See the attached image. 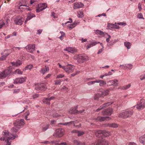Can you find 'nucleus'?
Segmentation results:
<instances>
[{"mask_svg": "<svg viewBox=\"0 0 145 145\" xmlns=\"http://www.w3.org/2000/svg\"><path fill=\"white\" fill-rule=\"evenodd\" d=\"M25 124L24 121L23 119H17L14 123V127L11 129L12 131L16 133L21 127Z\"/></svg>", "mask_w": 145, "mask_h": 145, "instance_id": "obj_1", "label": "nucleus"}, {"mask_svg": "<svg viewBox=\"0 0 145 145\" xmlns=\"http://www.w3.org/2000/svg\"><path fill=\"white\" fill-rule=\"evenodd\" d=\"M133 112L132 110H127L122 111L119 114L118 116L120 118L126 119L130 117L133 114Z\"/></svg>", "mask_w": 145, "mask_h": 145, "instance_id": "obj_2", "label": "nucleus"}, {"mask_svg": "<svg viewBox=\"0 0 145 145\" xmlns=\"http://www.w3.org/2000/svg\"><path fill=\"white\" fill-rule=\"evenodd\" d=\"M95 134L97 137L102 138L104 136L105 137H107L110 135L109 132L101 130H97L95 132Z\"/></svg>", "mask_w": 145, "mask_h": 145, "instance_id": "obj_3", "label": "nucleus"}, {"mask_svg": "<svg viewBox=\"0 0 145 145\" xmlns=\"http://www.w3.org/2000/svg\"><path fill=\"white\" fill-rule=\"evenodd\" d=\"M1 141H5L6 145H9V132L5 131L3 132V138H0Z\"/></svg>", "mask_w": 145, "mask_h": 145, "instance_id": "obj_4", "label": "nucleus"}, {"mask_svg": "<svg viewBox=\"0 0 145 145\" xmlns=\"http://www.w3.org/2000/svg\"><path fill=\"white\" fill-rule=\"evenodd\" d=\"M62 68L67 73H72L74 71L75 67L71 64H68L62 67Z\"/></svg>", "mask_w": 145, "mask_h": 145, "instance_id": "obj_5", "label": "nucleus"}, {"mask_svg": "<svg viewBox=\"0 0 145 145\" xmlns=\"http://www.w3.org/2000/svg\"><path fill=\"white\" fill-rule=\"evenodd\" d=\"M109 142L105 140H99L94 144L91 145H110Z\"/></svg>", "mask_w": 145, "mask_h": 145, "instance_id": "obj_6", "label": "nucleus"}, {"mask_svg": "<svg viewBox=\"0 0 145 145\" xmlns=\"http://www.w3.org/2000/svg\"><path fill=\"white\" fill-rule=\"evenodd\" d=\"M64 133V130L63 129H56L54 135L55 136L61 137L63 136Z\"/></svg>", "mask_w": 145, "mask_h": 145, "instance_id": "obj_7", "label": "nucleus"}, {"mask_svg": "<svg viewBox=\"0 0 145 145\" xmlns=\"http://www.w3.org/2000/svg\"><path fill=\"white\" fill-rule=\"evenodd\" d=\"M35 86V89L37 91L45 90L46 88V85L43 83L38 84Z\"/></svg>", "mask_w": 145, "mask_h": 145, "instance_id": "obj_8", "label": "nucleus"}, {"mask_svg": "<svg viewBox=\"0 0 145 145\" xmlns=\"http://www.w3.org/2000/svg\"><path fill=\"white\" fill-rule=\"evenodd\" d=\"M24 19L23 17L16 16L14 18V21L16 24L21 25L22 24Z\"/></svg>", "mask_w": 145, "mask_h": 145, "instance_id": "obj_9", "label": "nucleus"}, {"mask_svg": "<svg viewBox=\"0 0 145 145\" xmlns=\"http://www.w3.org/2000/svg\"><path fill=\"white\" fill-rule=\"evenodd\" d=\"M47 7V5L46 3H44L39 4L38 5V8L36 9V12H39L46 8Z\"/></svg>", "mask_w": 145, "mask_h": 145, "instance_id": "obj_10", "label": "nucleus"}, {"mask_svg": "<svg viewBox=\"0 0 145 145\" xmlns=\"http://www.w3.org/2000/svg\"><path fill=\"white\" fill-rule=\"evenodd\" d=\"M145 108V100L141 99L140 102L137 105V108L138 109H142Z\"/></svg>", "mask_w": 145, "mask_h": 145, "instance_id": "obj_11", "label": "nucleus"}, {"mask_svg": "<svg viewBox=\"0 0 145 145\" xmlns=\"http://www.w3.org/2000/svg\"><path fill=\"white\" fill-rule=\"evenodd\" d=\"M78 61L79 63H83L88 60V57L87 56H83L81 54L78 56Z\"/></svg>", "mask_w": 145, "mask_h": 145, "instance_id": "obj_12", "label": "nucleus"}, {"mask_svg": "<svg viewBox=\"0 0 145 145\" xmlns=\"http://www.w3.org/2000/svg\"><path fill=\"white\" fill-rule=\"evenodd\" d=\"M8 16L6 15L5 17V23L3 22L2 21H0V29L2 28V27L5 25L6 26H8V23L9 21V20L8 18Z\"/></svg>", "mask_w": 145, "mask_h": 145, "instance_id": "obj_13", "label": "nucleus"}, {"mask_svg": "<svg viewBox=\"0 0 145 145\" xmlns=\"http://www.w3.org/2000/svg\"><path fill=\"white\" fill-rule=\"evenodd\" d=\"M9 70L6 69L2 72H0V79H3L6 77L9 73Z\"/></svg>", "mask_w": 145, "mask_h": 145, "instance_id": "obj_14", "label": "nucleus"}, {"mask_svg": "<svg viewBox=\"0 0 145 145\" xmlns=\"http://www.w3.org/2000/svg\"><path fill=\"white\" fill-rule=\"evenodd\" d=\"M27 50L29 52L32 53L35 50V45L30 44L27 45L26 47Z\"/></svg>", "mask_w": 145, "mask_h": 145, "instance_id": "obj_15", "label": "nucleus"}, {"mask_svg": "<svg viewBox=\"0 0 145 145\" xmlns=\"http://www.w3.org/2000/svg\"><path fill=\"white\" fill-rule=\"evenodd\" d=\"M84 111V110L78 111L76 109V108H71L69 110V113L71 114H74L76 113H82Z\"/></svg>", "mask_w": 145, "mask_h": 145, "instance_id": "obj_16", "label": "nucleus"}, {"mask_svg": "<svg viewBox=\"0 0 145 145\" xmlns=\"http://www.w3.org/2000/svg\"><path fill=\"white\" fill-rule=\"evenodd\" d=\"M26 79L25 77L17 78L14 82V84L22 83L25 81Z\"/></svg>", "mask_w": 145, "mask_h": 145, "instance_id": "obj_17", "label": "nucleus"}, {"mask_svg": "<svg viewBox=\"0 0 145 145\" xmlns=\"http://www.w3.org/2000/svg\"><path fill=\"white\" fill-rule=\"evenodd\" d=\"M55 97L52 96L50 98H44L43 99V102L44 103L48 105L50 104V101L54 99Z\"/></svg>", "mask_w": 145, "mask_h": 145, "instance_id": "obj_18", "label": "nucleus"}, {"mask_svg": "<svg viewBox=\"0 0 145 145\" xmlns=\"http://www.w3.org/2000/svg\"><path fill=\"white\" fill-rule=\"evenodd\" d=\"M112 110L111 108H109L105 110L103 112V115H110L112 114Z\"/></svg>", "mask_w": 145, "mask_h": 145, "instance_id": "obj_19", "label": "nucleus"}, {"mask_svg": "<svg viewBox=\"0 0 145 145\" xmlns=\"http://www.w3.org/2000/svg\"><path fill=\"white\" fill-rule=\"evenodd\" d=\"M19 5L20 6L19 7V9L23 8L22 7H28V5L27 2L26 0H23L22 2V3H20Z\"/></svg>", "mask_w": 145, "mask_h": 145, "instance_id": "obj_20", "label": "nucleus"}, {"mask_svg": "<svg viewBox=\"0 0 145 145\" xmlns=\"http://www.w3.org/2000/svg\"><path fill=\"white\" fill-rule=\"evenodd\" d=\"M113 103V102H110L105 104L103 105L102 106H101L99 108L97 109L96 110V111L97 112L99 111L101 109H103L104 107H105L106 106H107L111 105Z\"/></svg>", "mask_w": 145, "mask_h": 145, "instance_id": "obj_21", "label": "nucleus"}, {"mask_svg": "<svg viewBox=\"0 0 145 145\" xmlns=\"http://www.w3.org/2000/svg\"><path fill=\"white\" fill-rule=\"evenodd\" d=\"M84 6V5L80 3H74L73 8L74 9L82 8Z\"/></svg>", "mask_w": 145, "mask_h": 145, "instance_id": "obj_22", "label": "nucleus"}, {"mask_svg": "<svg viewBox=\"0 0 145 145\" xmlns=\"http://www.w3.org/2000/svg\"><path fill=\"white\" fill-rule=\"evenodd\" d=\"M64 50L67 51L69 52L72 53H74L76 51V50L74 48L72 47L67 48L64 49Z\"/></svg>", "mask_w": 145, "mask_h": 145, "instance_id": "obj_23", "label": "nucleus"}, {"mask_svg": "<svg viewBox=\"0 0 145 145\" xmlns=\"http://www.w3.org/2000/svg\"><path fill=\"white\" fill-rule=\"evenodd\" d=\"M73 133H76L78 134L77 135L78 137L80 136L84 135L85 133L82 131H79L76 130H73L72 131Z\"/></svg>", "mask_w": 145, "mask_h": 145, "instance_id": "obj_24", "label": "nucleus"}, {"mask_svg": "<svg viewBox=\"0 0 145 145\" xmlns=\"http://www.w3.org/2000/svg\"><path fill=\"white\" fill-rule=\"evenodd\" d=\"M109 118V117H98L95 119V120L96 121H104L105 120H107V119Z\"/></svg>", "mask_w": 145, "mask_h": 145, "instance_id": "obj_25", "label": "nucleus"}, {"mask_svg": "<svg viewBox=\"0 0 145 145\" xmlns=\"http://www.w3.org/2000/svg\"><path fill=\"white\" fill-rule=\"evenodd\" d=\"M139 140L140 143L145 145V134L140 137Z\"/></svg>", "mask_w": 145, "mask_h": 145, "instance_id": "obj_26", "label": "nucleus"}, {"mask_svg": "<svg viewBox=\"0 0 145 145\" xmlns=\"http://www.w3.org/2000/svg\"><path fill=\"white\" fill-rule=\"evenodd\" d=\"M49 70V67H46V66H45L44 67L41 69L40 71V73H42V74H44L46 72L48 71Z\"/></svg>", "mask_w": 145, "mask_h": 145, "instance_id": "obj_27", "label": "nucleus"}, {"mask_svg": "<svg viewBox=\"0 0 145 145\" xmlns=\"http://www.w3.org/2000/svg\"><path fill=\"white\" fill-rule=\"evenodd\" d=\"M11 64L13 66H15L18 67L22 64V62L20 61H18L16 62H12Z\"/></svg>", "mask_w": 145, "mask_h": 145, "instance_id": "obj_28", "label": "nucleus"}, {"mask_svg": "<svg viewBox=\"0 0 145 145\" xmlns=\"http://www.w3.org/2000/svg\"><path fill=\"white\" fill-rule=\"evenodd\" d=\"M12 132H13V134L10 133V140H12L18 137V136L17 135L14 134L16 133H14L13 131H12L11 130Z\"/></svg>", "mask_w": 145, "mask_h": 145, "instance_id": "obj_29", "label": "nucleus"}, {"mask_svg": "<svg viewBox=\"0 0 145 145\" xmlns=\"http://www.w3.org/2000/svg\"><path fill=\"white\" fill-rule=\"evenodd\" d=\"M118 125L115 123H109L107 124V126L110 127L116 128L118 127Z\"/></svg>", "mask_w": 145, "mask_h": 145, "instance_id": "obj_30", "label": "nucleus"}, {"mask_svg": "<svg viewBox=\"0 0 145 145\" xmlns=\"http://www.w3.org/2000/svg\"><path fill=\"white\" fill-rule=\"evenodd\" d=\"M35 15L33 13H29L28 14L26 20L25 22V23H26V21H28L30 20L32 18L35 17Z\"/></svg>", "mask_w": 145, "mask_h": 145, "instance_id": "obj_31", "label": "nucleus"}, {"mask_svg": "<svg viewBox=\"0 0 145 145\" xmlns=\"http://www.w3.org/2000/svg\"><path fill=\"white\" fill-rule=\"evenodd\" d=\"M74 144L76 145H85L84 142H81L77 140H74L73 141Z\"/></svg>", "mask_w": 145, "mask_h": 145, "instance_id": "obj_32", "label": "nucleus"}, {"mask_svg": "<svg viewBox=\"0 0 145 145\" xmlns=\"http://www.w3.org/2000/svg\"><path fill=\"white\" fill-rule=\"evenodd\" d=\"M97 83H99V86H103L106 84V82L100 80H97Z\"/></svg>", "mask_w": 145, "mask_h": 145, "instance_id": "obj_33", "label": "nucleus"}, {"mask_svg": "<svg viewBox=\"0 0 145 145\" xmlns=\"http://www.w3.org/2000/svg\"><path fill=\"white\" fill-rule=\"evenodd\" d=\"M96 33L97 34L100 35L103 37L105 36V34L104 33L103 31L99 30H97L96 31Z\"/></svg>", "mask_w": 145, "mask_h": 145, "instance_id": "obj_34", "label": "nucleus"}, {"mask_svg": "<svg viewBox=\"0 0 145 145\" xmlns=\"http://www.w3.org/2000/svg\"><path fill=\"white\" fill-rule=\"evenodd\" d=\"M99 43H100L99 42H92L90 44L88 45V46H87V49H88V48H91V47L96 45L97 44Z\"/></svg>", "mask_w": 145, "mask_h": 145, "instance_id": "obj_35", "label": "nucleus"}, {"mask_svg": "<svg viewBox=\"0 0 145 145\" xmlns=\"http://www.w3.org/2000/svg\"><path fill=\"white\" fill-rule=\"evenodd\" d=\"M78 23L75 22L74 23L70 24L68 26V28H70L71 29H72L77 24H78Z\"/></svg>", "mask_w": 145, "mask_h": 145, "instance_id": "obj_36", "label": "nucleus"}, {"mask_svg": "<svg viewBox=\"0 0 145 145\" xmlns=\"http://www.w3.org/2000/svg\"><path fill=\"white\" fill-rule=\"evenodd\" d=\"M118 82V80L117 79H114V80H112L108 81V82H111L113 83V84H114V86H118V84L117 83Z\"/></svg>", "mask_w": 145, "mask_h": 145, "instance_id": "obj_37", "label": "nucleus"}, {"mask_svg": "<svg viewBox=\"0 0 145 145\" xmlns=\"http://www.w3.org/2000/svg\"><path fill=\"white\" fill-rule=\"evenodd\" d=\"M109 90L108 89H107L105 90H104V91L102 92L101 95L102 96H105L107 95L108 94V92Z\"/></svg>", "mask_w": 145, "mask_h": 145, "instance_id": "obj_38", "label": "nucleus"}, {"mask_svg": "<svg viewBox=\"0 0 145 145\" xmlns=\"http://www.w3.org/2000/svg\"><path fill=\"white\" fill-rule=\"evenodd\" d=\"M52 116L54 118L60 117L61 116V115L58 114L56 112H55L54 113L52 114Z\"/></svg>", "mask_w": 145, "mask_h": 145, "instance_id": "obj_39", "label": "nucleus"}, {"mask_svg": "<svg viewBox=\"0 0 145 145\" xmlns=\"http://www.w3.org/2000/svg\"><path fill=\"white\" fill-rule=\"evenodd\" d=\"M49 126V124H47L44 125L42 128V131H46L47 129H48Z\"/></svg>", "mask_w": 145, "mask_h": 145, "instance_id": "obj_40", "label": "nucleus"}, {"mask_svg": "<svg viewBox=\"0 0 145 145\" xmlns=\"http://www.w3.org/2000/svg\"><path fill=\"white\" fill-rule=\"evenodd\" d=\"M23 72V71H22L19 69H17L14 72V73L17 74H22Z\"/></svg>", "mask_w": 145, "mask_h": 145, "instance_id": "obj_41", "label": "nucleus"}, {"mask_svg": "<svg viewBox=\"0 0 145 145\" xmlns=\"http://www.w3.org/2000/svg\"><path fill=\"white\" fill-rule=\"evenodd\" d=\"M77 16L79 18H81L83 16V12L82 11H79L77 12Z\"/></svg>", "mask_w": 145, "mask_h": 145, "instance_id": "obj_42", "label": "nucleus"}, {"mask_svg": "<svg viewBox=\"0 0 145 145\" xmlns=\"http://www.w3.org/2000/svg\"><path fill=\"white\" fill-rule=\"evenodd\" d=\"M124 45L128 49H129L130 48L131 44L129 42H124Z\"/></svg>", "mask_w": 145, "mask_h": 145, "instance_id": "obj_43", "label": "nucleus"}, {"mask_svg": "<svg viewBox=\"0 0 145 145\" xmlns=\"http://www.w3.org/2000/svg\"><path fill=\"white\" fill-rule=\"evenodd\" d=\"M2 54V55H4L7 57L9 54V51L8 50H5Z\"/></svg>", "mask_w": 145, "mask_h": 145, "instance_id": "obj_44", "label": "nucleus"}, {"mask_svg": "<svg viewBox=\"0 0 145 145\" xmlns=\"http://www.w3.org/2000/svg\"><path fill=\"white\" fill-rule=\"evenodd\" d=\"M101 94L100 93H97L94 96V99L96 100H98L99 98L101 97Z\"/></svg>", "mask_w": 145, "mask_h": 145, "instance_id": "obj_45", "label": "nucleus"}, {"mask_svg": "<svg viewBox=\"0 0 145 145\" xmlns=\"http://www.w3.org/2000/svg\"><path fill=\"white\" fill-rule=\"evenodd\" d=\"M33 67V66L32 65H27L25 67V70H30L31 69L32 67Z\"/></svg>", "mask_w": 145, "mask_h": 145, "instance_id": "obj_46", "label": "nucleus"}, {"mask_svg": "<svg viewBox=\"0 0 145 145\" xmlns=\"http://www.w3.org/2000/svg\"><path fill=\"white\" fill-rule=\"evenodd\" d=\"M59 33L61 34V35L59 37L61 40H62L63 39V37L65 36V34L63 32L60 31Z\"/></svg>", "mask_w": 145, "mask_h": 145, "instance_id": "obj_47", "label": "nucleus"}, {"mask_svg": "<svg viewBox=\"0 0 145 145\" xmlns=\"http://www.w3.org/2000/svg\"><path fill=\"white\" fill-rule=\"evenodd\" d=\"M131 84H129L127 85L123 86L122 88V89H127L129 88Z\"/></svg>", "mask_w": 145, "mask_h": 145, "instance_id": "obj_48", "label": "nucleus"}, {"mask_svg": "<svg viewBox=\"0 0 145 145\" xmlns=\"http://www.w3.org/2000/svg\"><path fill=\"white\" fill-rule=\"evenodd\" d=\"M62 80H57L55 81V85H60L61 83Z\"/></svg>", "mask_w": 145, "mask_h": 145, "instance_id": "obj_49", "label": "nucleus"}, {"mask_svg": "<svg viewBox=\"0 0 145 145\" xmlns=\"http://www.w3.org/2000/svg\"><path fill=\"white\" fill-rule=\"evenodd\" d=\"M97 83V80L93 81H91L87 83V84L89 86H90L94 84L95 83Z\"/></svg>", "mask_w": 145, "mask_h": 145, "instance_id": "obj_50", "label": "nucleus"}, {"mask_svg": "<svg viewBox=\"0 0 145 145\" xmlns=\"http://www.w3.org/2000/svg\"><path fill=\"white\" fill-rule=\"evenodd\" d=\"M73 124L74 125V126H75V124L74 123V121H70V122H69L65 123H63V124L61 123V124H62L63 125H70V124Z\"/></svg>", "mask_w": 145, "mask_h": 145, "instance_id": "obj_51", "label": "nucleus"}, {"mask_svg": "<svg viewBox=\"0 0 145 145\" xmlns=\"http://www.w3.org/2000/svg\"><path fill=\"white\" fill-rule=\"evenodd\" d=\"M126 68L131 69L132 68V65L131 64H127L126 65Z\"/></svg>", "mask_w": 145, "mask_h": 145, "instance_id": "obj_52", "label": "nucleus"}, {"mask_svg": "<svg viewBox=\"0 0 145 145\" xmlns=\"http://www.w3.org/2000/svg\"><path fill=\"white\" fill-rule=\"evenodd\" d=\"M64 76V75L62 74H60L57 75L56 78H62Z\"/></svg>", "mask_w": 145, "mask_h": 145, "instance_id": "obj_53", "label": "nucleus"}, {"mask_svg": "<svg viewBox=\"0 0 145 145\" xmlns=\"http://www.w3.org/2000/svg\"><path fill=\"white\" fill-rule=\"evenodd\" d=\"M7 56L3 55L1 57H0V60L1 61L4 60L6 59Z\"/></svg>", "mask_w": 145, "mask_h": 145, "instance_id": "obj_54", "label": "nucleus"}, {"mask_svg": "<svg viewBox=\"0 0 145 145\" xmlns=\"http://www.w3.org/2000/svg\"><path fill=\"white\" fill-rule=\"evenodd\" d=\"M137 17L140 19L142 18V19H144L143 18V16L142 14L140 13L138 14L137 15Z\"/></svg>", "mask_w": 145, "mask_h": 145, "instance_id": "obj_55", "label": "nucleus"}, {"mask_svg": "<svg viewBox=\"0 0 145 145\" xmlns=\"http://www.w3.org/2000/svg\"><path fill=\"white\" fill-rule=\"evenodd\" d=\"M105 34L108 35V37L106 39V41L107 42H108L110 40V39L111 38V36L110 35H108L107 33H106Z\"/></svg>", "mask_w": 145, "mask_h": 145, "instance_id": "obj_56", "label": "nucleus"}, {"mask_svg": "<svg viewBox=\"0 0 145 145\" xmlns=\"http://www.w3.org/2000/svg\"><path fill=\"white\" fill-rule=\"evenodd\" d=\"M140 79L141 80L145 79V74L142 75L140 77Z\"/></svg>", "mask_w": 145, "mask_h": 145, "instance_id": "obj_57", "label": "nucleus"}, {"mask_svg": "<svg viewBox=\"0 0 145 145\" xmlns=\"http://www.w3.org/2000/svg\"><path fill=\"white\" fill-rule=\"evenodd\" d=\"M20 91V89H15V90H14L13 93H18Z\"/></svg>", "mask_w": 145, "mask_h": 145, "instance_id": "obj_58", "label": "nucleus"}, {"mask_svg": "<svg viewBox=\"0 0 145 145\" xmlns=\"http://www.w3.org/2000/svg\"><path fill=\"white\" fill-rule=\"evenodd\" d=\"M55 145H67V144L66 142H64L60 144L57 143Z\"/></svg>", "mask_w": 145, "mask_h": 145, "instance_id": "obj_59", "label": "nucleus"}, {"mask_svg": "<svg viewBox=\"0 0 145 145\" xmlns=\"http://www.w3.org/2000/svg\"><path fill=\"white\" fill-rule=\"evenodd\" d=\"M117 24L118 25H126V24L125 23H123V22H120L118 23H117Z\"/></svg>", "mask_w": 145, "mask_h": 145, "instance_id": "obj_60", "label": "nucleus"}, {"mask_svg": "<svg viewBox=\"0 0 145 145\" xmlns=\"http://www.w3.org/2000/svg\"><path fill=\"white\" fill-rule=\"evenodd\" d=\"M120 67L124 69H125L126 68V65H120Z\"/></svg>", "mask_w": 145, "mask_h": 145, "instance_id": "obj_61", "label": "nucleus"}, {"mask_svg": "<svg viewBox=\"0 0 145 145\" xmlns=\"http://www.w3.org/2000/svg\"><path fill=\"white\" fill-rule=\"evenodd\" d=\"M128 145H137V144L133 142H130L129 143Z\"/></svg>", "mask_w": 145, "mask_h": 145, "instance_id": "obj_62", "label": "nucleus"}, {"mask_svg": "<svg viewBox=\"0 0 145 145\" xmlns=\"http://www.w3.org/2000/svg\"><path fill=\"white\" fill-rule=\"evenodd\" d=\"M80 40H81L82 41V42H86L87 40V39H84L83 38H82L81 39H80Z\"/></svg>", "mask_w": 145, "mask_h": 145, "instance_id": "obj_63", "label": "nucleus"}, {"mask_svg": "<svg viewBox=\"0 0 145 145\" xmlns=\"http://www.w3.org/2000/svg\"><path fill=\"white\" fill-rule=\"evenodd\" d=\"M56 13L52 12V16H53L54 18H57V17L55 15Z\"/></svg>", "mask_w": 145, "mask_h": 145, "instance_id": "obj_64", "label": "nucleus"}]
</instances>
